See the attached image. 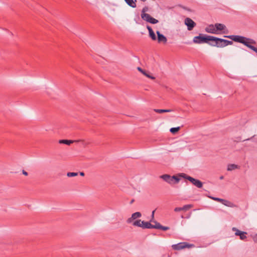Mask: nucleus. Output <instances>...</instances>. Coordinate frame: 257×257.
I'll return each instance as SVG.
<instances>
[{"mask_svg": "<svg viewBox=\"0 0 257 257\" xmlns=\"http://www.w3.org/2000/svg\"><path fill=\"white\" fill-rule=\"evenodd\" d=\"M224 37L228 38L235 42L242 43L257 53V48L252 45V44H256L255 41L253 39L237 35L225 36Z\"/></svg>", "mask_w": 257, "mask_h": 257, "instance_id": "nucleus-1", "label": "nucleus"}, {"mask_svg": "<svg viewBox=\"0 0 257 257\" xmlns=\"http://www.w3.org/2000/svg\"><path fill=\"white\" fill-rule=\"evenodd\" d=\"M149 11L148 7H144L141 12V18L142 19L151 24H155L158 23V21L156 19L152 17L149 14H147V12Z\"/></svg>", "mask_w": 257, "mask_h": 257, "instance_id": "nucleus-2", "label": "nucleus"}, {"mask_svg": "<svg viewBox=\"0 0 257 257\" xmlns=\"http://www.w3.org/2000/svg\"><path fill=\"white\" fill-rule=\"evenodd\" d=\"M180 176L186 179H187L188 180L190 181L194 185H195V186L199 188H202L203 186L202 183L200 180L194 179L190 176H187L185 174H181Z\"/></svg>", "mask_w": 257, "mask_h": 257, "instance_id": "nucleus-3", "label": "nucleus"}, {"mask_svg": "<svg viewBox=\"0 0 257 257\" xmlns=\"http://www.w3.org/2000/svg\"><path fill=\"white\" fill-rule=\"evenodd\" d=\"M213 40L216 41V43L214 45L213 44V47H224L232 44L231 41L218 38V39H213Z\"/></svg>", "mask_w": 257, "mask_h": 257, "instance_id": "nucleus-4", "label": "nucleus"}, {"mask_svg": "<svg viewBox=\"0 0 257 257\" xmlns=\"http://www.w3.org/2000/svg\"><path fill=\"white\" fill-rule=\"evenodd\" d=\"M160 178L169 184H172L173 183H178L180 180V179L176 176H171L167 174L163 175L160 176Z\"/></svg>", "mask_w": 257, "mask_h": 257, "instance_id": "nucleus-5", "label": "nucleus"}, {"mask_svg": "<svg viewBox=\"0 0 257 257\" xmlns=\"http://www.w3.org/2000/svg\"><path fill=\"white\" fill-rule=\"evenodd\" d=\"M137 69L141 73H142L144 75L146 76L149 79H156L157 78V77L156 76V75H155L154 74H153L152 73H151V72H149L148 71L144 70L142 68H141V67H138Z\"/></svg>", "mask_w": 257, "mask_h": 257, "instance_id": "nucleus-6", "label": "nucleus"}, {"mask_svg": "<svg viewBox=\"0 0 257 257\" xmlns=\"http://www.w3.org/2000/svg\"><path fill=\"white\" fill-rule=\"evenodd\" d=\"M208 36H203L202 35H199L198 36H196L193 38V42L196 44H201L203 43H208Z\"/></svg>", "mask_w": 257, "mask_h": 257, "instance_id": "nucleus-7", "label": "nucleus"}, {"mask_svg": "<svg viewBox=\"0 0 257 257\" xmlns=\"http://www.w3.org/2000/svg\"><path fill=\"white\" fill-rule=\"evenodd\" d=\"M217 32H220L221 31V33L226 34L228 32L226 26L224 24L216 23L215 24Z\"/></svg>", "mask_w": 257, "mask_h": 257, "instance_id": "nucleus-8", "label": "nucleus"}, {"mask_svg": "<svg viewBox=\"0 0 257 257\" xmlns=\"http://www.w3.org/2000/svg\"><path fill=\"white\" fill-rule=\"evenodd\" d=\"M190 245L186 242H180L172 245V247L175 250H180L186 247H189Z\"/></svg>", "mask_w": 257, "mask_h": 257, "instance_id": "nucleus-9", "label": "nucleus"}, {"mask_svg": "<svg viewBox=\"0 0 257 257\" xmlns=\"http://www.w3.org/2000/svg\"><path fill=\"white\" fill-rule=\"evenodd\" d=\"M185 24L187 26L188 30L191 31L195 26V23L190 18H186L185 20Z\"/></svg>", "mask_w": 257, "mask_h": 257, "instance_id": "nucleus-10", "label": "nucleus"}, {"mask_svg": "<svg viewBox=\"0 0 257 257\" xmlns=\"http://www.w3.org/2000/svg\"><path fill=\"white\" fill-rule=\"evenodd\" d=\"M215 25H210L207 27H206L205 30L207 32L214 34H219L220 33L217 32L216 29H215Z\"/></svg>", "mask_w": 257, "mask_h": 257, "instance_id": "nucleus-11", "label": "nucleus"}, {"mask_svg": "<svg viewBox=\"0 0 257 257\" xmlns=\"http://www.w3.org/2000/svg\"><path fill=\"white\" fill-rule=\"evenodd\" d=\"M141 216H142V214L140 212H135L132 215L131 217L128 218L127 219L126 222L128 223H131L133 221V220H135L138 218H140V217H141Z\"/></svg>", "mask_w": 257, "mask_h": 257, "instance_id": "nucleus-12", "label": "nucleus"}, {"mask_svg": "<svg viewBox=\"0 0 257 257\" xmlns=\"http://www.w3.org/2000/svg\"><path fill=\"white\" fill-rule=\"evenodd\" d=\"M157 34L158 36L157 40L158 43H166L167 42V39L166 37L163 35L161 34L159 31H157Z\"/></svg>", "mask_w": 257, "mask_h": 257, "instance_id": "nucleus-13", "label": "nucleus"}, {"mask_svg": "<svg viewBox=\"0 0 257 257\" xmlns=\"http://www.w3.org/2000/svg\"><path fill=\"white\" fill-rule=\"evenodd\" d=\"M147 28L149 31V35H150V37L151 38V39L153 40H156L157 39L156 35H155V33L154 32V31H153L151 27L149 26H147Z\"/></svg>", "mask_w": 257, "mask_h": 257, "instance_id": "nucleus-14", "label": "nucleus"}, {"mask_svg": "<svg viewBox=\"0 0 257 257\" xmlns=\"http://www.w3.org/2000/svg\"><path fill=\"white\" fill-rule=\"evenodd\" d=\"M125 3L131 7L135 8L137 7L136 2L137 0H124Z\"/></svg>", "mask_w": 257, "mask_h": 257, "instance_id": "nucleus-15", "label": "nucleus"}, {"mask_svg": "<svg viewBox=\"0 0 257 257\" xmlns=\"http://www.w3.org/2000/svg\"><path fill=\"white\" fill-rule=\"evenodd\" d=\"M213 39H218L217 37H215L213 36H208V43L210 45L213 46V44H215L216 43V41L213 40Z\"/></svg>", "mask_w": 257, "mask_h": 257, "instance_id": "nucleus-16", "label": "nucleus"}, {"mask_svg": "<svg viewBox=\"0 0 257 257\" xmlns=\"http://www.w3.org/2000/svg\"><path fill=\"white\" fill-rule=\"evenodd\" d=\"M221 203L224 205L225 206L230 207H233L234 206V204L232 202L227 200L223 199V201L221 202Z\"/></svg>", "mask_w": 257, "mask_h": 257, "instance_id": "nucleus-17", "label": "nucleus"}, {"mask_svg": "<svg viewBox=\"0 0 257 257\" xmlns=\"http://www.w3.org/2000/svg\"><path fill=\"white\" fill-rule=\"evenodd\" d=\"M143 221V223L142 224L143 228H152L153 224L150 223L149 222Z\"/></svg>", "mask_w": 257, "mask_h": 257, "instance_id": "nucleus-18", "label": "nucleus"}, {"mask_svg": "<svg viewBox=\"0 0 257 257\" xmlns=\"http://www.w3.org/2000/svg\"><path fill=\"white\" fill-rule=\"evenodd\" d=\"M239 168V166L235 164H229L227 166V171H231Z\"/></svg>", "mask_w": 257, "mask_h": 257, "instance_id": "nucleus-19", "label": "nucleus"}, {"mask_svg": "<svg viewBox=\"0 0 257 257\" xmlns=\"http://www.w3.org/2000/svg\"><path fill=\"white\" fill-rule=\"evenodd\" d=\"M143 223V221H141V220L139 219V220H137L135 221L133 223V225L135 226H138V227H141L143 228V226H142Z\"/></svg>", "mask_w": 257, "mask_h": 257, "instance_id": "nucleus-20", "label": "nucleus"}, {"mask_svg": "<svg viewBox=\"0 0 257 257\" xmlns=\"http://www.w3.org/2000/svg\"><path fill=\"white\" fill-rule=\"evenodd\" d=\"M74 141L67 140H61L59 141L60 144H64L67 145H70L71 144L73 143Z\"/></svg>", "mask_w": 257, "mask_h": 257, "instance_id": "nucleus-21", "label": "nucleus"}, {"mask_svg": "<svg viewBox=\"0 0 257 257\" xmlns=\"http://www.w3.org/2000/svg\"><path fill=\"white\" fill-rule=\"evenodd\" d=\"M154 111L156 112H157V113H163V112H171L172 111V110H171V109H155Z\"/></svg>", "mask_w": 257, "mask_h": 257, "instance_id": "nucleus-22", "label": "nucleus"}, {"mask_svg": "<svg viewBox=\"0 0 257 257\" xmlns=\"http://www.w3.org/2000/svg\"><path fill=\"white\" fill-rule=\"evenodd\" d=\"M246 234L247 233L246 232L242 231L238 236H239V238L241 240H244L247 238L246 236Z\"/></svg>", "mask_w": 257, "mask_h": 257, "instance_id": "nucleus-23", "label": "nucleus"}, {"mask_svg": "<svg viewBox=\"0 0 257 257\" xmlns=\"http://www.w3.org/2000/svg\"><path fill=\"white\" fill-rule=\"evenodd\" d=\"M192 207H193V205L191 204L185 205L182 207V210L186 211V210L189 209L190 208H192Z\"/></svg>", "mask_w": 257, "mask_h": 257, "instance_id": "nucleus-24", "label": "nucleus"}, {"mask_svg": "<svg viewBox=\"0 0 257 257\" xmlns=\"http://www.w3.org/2000/svg\"><path fill=\"white\" fill-rule=\"evenodd\" d=\"M232 230L235 232V235H236V236H238L239 235H240L241 234V233L242 232V231H240L239 230H238L237 228H236V227H233L232 228Z\"/></svg>", "mask_w": 257, "mask_h": 257, "instance_id": "nucleus-25", "label": "nucleus"}, {"mask_svg": "<svg viewBox=\"0 0 257 257\" xmlns=\"http://www.w3.org/2000/svg\"><path fill=\"white\" fill-rule=\"evenodd\" d=\"M180 130V127H172L170 130V131L172 134H175Z\"/></svg>", "mask_w": 257, "mask_h": 257, "instance_id": "nucleus-26", "label": "nucleus"}, {"mask_svg": "<svg viewBox=\"0 0 257 257\" xmlns=\"http://www.w3.org/2000/svg\"><path fill=\"white\" fill-rule=\"evenodd\" d=\"M77 175H78V173H75V172H68L67 174V176L69 177H74V176H76Z\"/></svg>", "mask_w": 257, "mask_h": 257, "instance_id": "nucleus-27", "label": "nucleus"}, {"mask_svg": "<svg viewBox=\"0 0 257 257\" xmlns=\"http://www.w3.org/2000/svg\"><path fill=\"white\" fill-rule=\"evenodd\" d=\"M161 225L157 222H155V225H153L152 228L160 229Z\"/></svg>", "mask_w": 257, "mask_h": 257, "instance_id": "nucleus-28", "label": "nucleus"}, {"mask_svg": "<svg viewBox=\"0 0 257 257\" xmlns=\"http://www.w3.org/2000/svg\"><path fill=\"white\" fill-rule=\"evenodd\" d=\"M210 198L211 199H212L213 200L219 202L220 203H221L222 202V201H223V199H221V198H217V197H210Z\"/></svg>", "mask_w": 257, "mask_h": 257, "instance_id": "nucleus-29", "label": "nucleus"}, {"mask_svg": "<svg viewBox=\"0 0 257 257\" xmlns=\"http://www.w3.org/2000/svg\"><path fill=\"white\" fill-rule=\"evenodd\" d=\"M183 211L182 207H176L174 209L175 212H179V211Z\"/></svg>", "mask_w": 257, "mask_h": 257, "instance_id": "nucleus-30", "label": "nucleus"}, {"mask_svg": "<svg viewBox=\"0 0 257 257\" xmlns=\"http://www.w3.org/2000/svg\"><path fill=\"white\" fill-rule=\"evenodd\" d=\"M161 228L160 229H162L163 230H167L169 229V227H167V226H163L162 225L161 226Z\"/></svg>", "mask_w": 257, "mask_h": 257, "instance_id": "nucleus-31", "label": "nucleus"}, {"mask_svg": "<svg viewBox=\"0 0 257 257\" xmlns=\"http://www.w3.org/2000/svg\"><path fill=\"white\" fill-rule=\"evenodd\" d=\"M22 173L25 176H27L28 175V173L24 170L22 171Z\"/></svg>", "mask_w": 257, "mask_h": 257, "instance_id": "nucleus-32", "label": "nucleus"}, {"mask_svg": "<svg viewBox=\"0 0 257 257\" xmlns=\"http://www.w3.org/2000/svg\"><path fill=\"white\" fill-rule=\"evenodd\" d=\"M154 213H155V210L152 211V217L153 218H154Z\"/></svg>", "mask_w": 257, "mask_h": 257, "instance_id": "nucleus-33", "label": "nucleus"}, {"mask_svg": "<svg viewBox=\"0 0 257 257\" xmlns=\"http://www.w3.org/2000/svg\"><path fill=\"white\" fill-rule=\"evenodd\" d=\"M80 175L81 176H84V173L83 172H80Z\"/></svg>", "mask_w": 257, "mask_h": 257, "instance_id": "nucleus-34", "label": "nucleus"}, {"mask_svg": "<svg viewBox=\"0 0 257 257\" xmlns=\"http://www.w3.org/2000/svg\"><path fill=\"white\" fill-rule=\"evenodd\" d=\"M134 201V200H132L131 201V204L133 203Z\"/></svg>", "mask_w": 257, "mask_h": 257, "instance_id": "nucleus-35", "label": "nucleus"}, {"mask_svg": "<svg viewBox=\"0 0 257 257\" xmlns=\"http://www.w3.org/2000/svg\"><path fill=\"white\" fill-rule=\"evenodd\" d=\"M223 178V176H221V177H220V179H222Z\"/></svg>", "mask_w": 257, "mask_h": 257, "instance_id": "nucleus-36", "label": "nucleus"}]
</instances>
